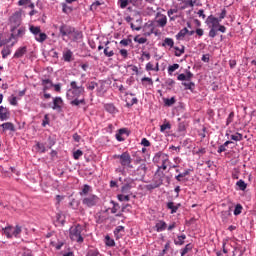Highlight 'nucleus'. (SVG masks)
I'll return each instance as SVG.
<instances>
[{
  "instance_id": "obj_57",
  "label": "nucleus",
  "mask_w": 256,
  "mask_h": 256,
  "mask_svg": "<svg viewBox=\"0 0 256 256\" xmlns=\"http://www.w3.org/2000/svg\"><path fill=\"white\" fill-rule=\"evenodd\" d=\"M101 2L96 1L90 6V11H97V7H100Z\"/></svg>"
},
{
  "instance_id": "obj_38",
  "label": "nucleus",
  "mask_w": 256,
  "mask_h": 256,
  "mask_svg": "<svg viewBox=\"0 0 256 256\" xmlns=\"http://www.w3.org/2000/svg\"><path fill=\"white\" fill-rule=\"evenodd\" d=\"M230 139H232V141H243V134L237 132L236 134L231 135Z\"/></svg>"
},
{
  "instance_id": "obj_50",
  "label": "nucleus",
  "mask_w": 256,
  "mask_h": 256,
  "mask_svg": "<svg viewBox=\"0 0 256 256\" xmlns=\"http://www.w3.org/2000/svg\"><path fill=\"white\" fill-rule=\"evenodd\" d=\"M83 157V151L76 150L73 152V158L77 161L79 158Z\"/></svg>"
},
{
  "instance_id": "obj_61",
  "label": "nucleus",
  "mask_w": 256,
  "mask_h": 256,
  "mask_svg": "<svg viewBox=\"0 0 256 256\" xmlns=\"http://www.w3.org/2000/svg\"><path fill=\"white\" fill-rule=\"evenodd\" d=\"M141 145H143V147H151V142H149V140H147V138H143L141 140Z\"/></svg>"
},
{
  "instance_id": "obj_10",
  "label": "nucleus",
  "mask_w": 256,
  "mask_h": 256,
  "mask_svg": "<svg viewBox=\"0 0 256 256\" xmlns=\"http://www.w3.org/2000/svg\"><path fill=\"white\" fill-rule=\"evenodd\" d=\"M165 170L162 168H157L155 174H154V179L158 185H163V181L167 179V175H165Z\"/></svg>"
},
{
  "instance_id": "obj_56",
  "label": "nucleus",
  "mask_w": 256,
  "mask_h": 256,
  "mask_svg": "<svg viewBox=\"0 0 256 256\" xmlns=\"http://www.w3.org/2000/svg\"><path fill=\"white\" fill-rule=\"evenodd\" d=\"M217 31V29L210 28L209 37H211V39H215V37H217Z\"/></svg>"
},
{
  "instance_id": "obj_23",
  "label": "nucleus",
  "mask_w": 256,
  "mask_h": 256,
  "mask_svg": "<svg viewBox=\"0 0 256 256\" xmlns=\"http://www.w3.org/2000/svg\"><path fill=\"white\" fill-rule=\"evenodd\" d=\"M3 131H15V126L11 122L1 124Z\"/></svg>"
},
{
  "instance_id": "obj_9",
  "label": "nucleus",
  "mask_w": 256,
  "mask_h": 256,
  "mask_svg": "<svg viewBox=\"0 0 256 256\" xmlns=\"http://www.w3.org/2000/svg\"><path fill=\"white\" fill-rule=\"evenodd\" d=\"M205 23L210 29H218L221 21L217 17L210 15L207 17Z\"/></svg>"
},
{
  "instance_id": "obj_6",
  "label": "nucleus",
  "mask_w": 256,
  "mask_h": 256,
  "mask_svg": "<svg viewBox=\"0 0 256 256\" xmlns=\"http://www.w3.org/2000/svg\"><path fill=\"white\" fill-rule=\"evenodd\" d=\"M114 159H120L122 167H133L131 166V155L128 152H124L121 155H114Z\"/></svg>"
},
{
  "instance_id": "obj_33",
  "label": "nucleus",
  "mask_w": 256,
  "mask_h": 256,
  "mask_svg": "<svg viewBox=\"0 0 256 256\" xmlns=\"http://www.w3.org/2000/svg\"><path fill=\"white\" fill-rule=\"evenodd\" d=\"M42 85L44 86V91H47V89H51L53 87V82L49 79H44L42 80Z\"/></svg>"
},
{
  "instance_id": "obj_34",
  "label": "nucleus",
  "mask_w": 256,
  "mask_h": 256,
  "mask_svg": "<svg viewBox=\"0 0 256 256\" xmlns=\"http://www.w3.org/2000/svg\"><path fill=\"white\" fill-rule=\"evenodd\" d=\"M29 31H30V33H33L34 37H36L37 35H39V33H41V27L30 26Z\"/></svg>"
},
{
  "instance_id": "obj_35",
  "label": "nucleus",
  "mask_w": 256,
  "mask_h": 256,
  "mask_svg": "<svg viewBox=\"0 0 256 256\" xmlns=\"http://www.w3.org/2000/svg\"><path fill=\"white\" fill-rule=\"evenodd\" d=\"M185 239H187V236L185 234H182L177 237V240L174 241L175 245H183L185 243Z\"/></svg>"
},
{
  "instance_id": "obj_20",
  "label": "nucleus",
  "mask_w": 256,
  "mask_h": 256,
  "mask_svg": "<svg viewBox=\"0 0 256 256\" xmlns=\"http://www.w3.org/2000/svg\"><path fill=\"white\" fill-rule=\"evenodd\" d=\"M178 12L179 10L177 8H171L167 11V15L170 21H176L179 18V16L175 15V13H178Z\"/></svg>"
},
{
  "instance_id": "obj_15",
  "label": "nucleus",
  "mask_w": 256,
  "mask_h": 256,
  "mask_svg": "<svg viewBox=\"0 0 256 256\" xmlns=\"http://www.w3.org/2000/svg\"><path fill=\"white\" fill-rule=\"evenodd\" d=\"M182 2L185 4V9L186 7H201V0H182Z\"/></svg>"
},
{
  "instance_id": "obj_42",
  "label": "nucleus",
  "mask_w": 256,
  "mask_h": 256,
  "mask_svg": "<svg viewBox=\"0 0 256 256\" xmlns=\"http://www.w3.org/2000/svg\"><path fill=\"white\" fill-rule=\"evenodd\" d=\"M175 101V97L164 99L166 107H171L172 105H175Z\"/></svg>"
},
{
  "instance_id": "obj_30",
  "label": "nucleus",
  "mask_w": 256,
  "mask_h": 256,
  "mask_svg": "<svg viewBox=\"0 0 256 256\" xmlns=\"http://www.w3.org/2000/svg\"><path fill=\"white\" fill-rule=\"evenodd\" d=\"M179 207H181V204H178V206H175L174 202H168L167 203V209L171 210V214L173 215V213H175Z\"/></svg>"
},
{
  "instance_id": "obj_60",
  "label": "nucleus",
  "mask_w": 256,
  "mask_h": 256,
  "mask_svg": "<svg viewBox=\"0 0 256 256\" xmlns=\"http://www.w3.org/2000/svg\"><path fill=\"white\" fill-rule=\"evenodd\" d=\"M71 88L70 89H85L83 86H78L76 81H72L70 83Z\"/></svg>"
},
{
  "instance_id": "obj_1",
  "label": "nucleus",
  "mask_w": 256,
  "mask_h": 256,
  "mask_svg": "<svg viewBox=\"0 0 256 256\" xmlns=\"http://www.w3.org/2000/svg\"><path fill=\"white\" fill-rule=\"evenodd\" d=\"M153 163L156 164L157 169H163L167 171L169 165H171V160L169 156L163 152H157L153 157Z\"/></svg>"
},
{
  "instance_id": "obj_22",
  "label": "nucleus",
  "mask_w": 256,
  "mask_h": 256,
  "mask_svg": "<svg viewBox=\"0 0 256 256\" xmlns=\"http://www.w3.org/2000/svg\"><path fill=\"white\" fill-rule=\"evenodd\" d=\"M104 109L105 111H107L108 113H111L112 115H115V113H118L117 108L113 104L104 105Z\"/></svg>"
},
{
  "instance_id": "obj_49",
  "label": "nucleus",
  "mask_w": 256,
  "mask_h": 256,
  "mask_svg": "<svg viewBox=\"0 0 256 256\" xmlns=\"http://www.w3.org/2000/svg\"><path fill=\"white\" fill-rule=\"evenodd\" d=\"M191 249H193V245L187 244L185 246V248L182 250L181 255L182 256L187 255V253H189V251H191Z\"/></svg>"
},
{
  "instance_id": "obj_2",
  "label": "nucleus",
  "mask_w": 256,
  "mask_h": 256,
  "mask_svg": "<svg viewBox=\"0 0 256 256\" xmlns=\"http://www.w3.org/2000/svg\"><path fill=\"white\" fill-rule=\"evenodd\" d=\"M83 227L81 224L74 225L70 228V239L76 241V243H83L85 238L83 237Z\"/></svg>"
},
{
  "instance_id": "obj_63",
  "label": "nucleus",
  "mask_w": 256,
  "mask_h": 256,
  "mask_svg": "<svg viewBox=\"0 0 256 256\" xmlns=\"http://www.w3.org/2000/svg\"><path fill=\"white\" fill-rule=\"evenodd\" d=\"M22 256H33V252H31V250H29L27 248H24Z\"/></svg>"
},
{
  "instance_id": "obj_39",
  "label": "nucleus",
  "mask_w": 256,
  "mask_h": 256,
  "mask_svg": "<svg viewBox=\"0 0 256 256\" xmlns=\"http://www.w3.org/2000/svg\"><path fill=\"white\" fill-rule=\"evenodd\" d=\"M134 41H135V43H139V45H143V44L147 43V38L139 37V35H137L134 37Z\"/></svg>"
},
{
  "instance_id": "obj_26",
  "label": "nucleus",
  "mask_w": 256,
  "mask_h": 256,
  "mask_svg": "<svg viewBox=\"0 0 256 256\" xmlns=\"http://www.w3.org/2000/svg\"><path fill=\"white\" fill-rule=\"evenodd\" d=\"M70 105H72V107H79L80 105H85V99H77L74 98L72 100H70Z\"/></svg>"
},
{
  "instance_id": "obj_19",
  "label": "nucleus",
  "mask_w": 256,
  "mask_h": 256,
  "mask_svg": "<svg viewBox=\"0 0 256 256\" xmlns=\"http://www.w3.org/2000/svg\"><path fill=\"white\" fill-rule=\"evenodd\" d=\"M123 233H125V227L123 226H117L114 229V237L116 239H121V237H123Z\"/></svg>"
},
{
  "instance_id": "obj_32",
  "label": "nucleus",
  "mask_w": 256,
  "mask_h": 256,
  "mask_svg": "<svg viewBox=\"0 0 256 256\" xmlns=\"http://www.w3.org/2000/svg\"><path fill=\"white\" fill-rule=\"evenodd\" d=\"M175 45V42L173 41V38H165L164 42L162 43V47H171L173 48Z\"/></svg>"
},
{
  "instance_id": "obj_44",
  "label": "nucleus",
  "mask_w": 256,
  "mask_h": 256,
  "mask_svg": "<svg viewBox=\"0 0 256 256\" xmlns=\"http://www.w3.org/2000/svg\"><path fill=\"white\" fill-rule=\"evenodd\" d=\"M177 69H179V64L170 65V66L168 67V73H169V75H173V73H175V71H177Z\"/></svg>"
},
{
  "instance_id": "obj_47",
  "label": "nucleus",
  "mask_w": 256,
  "mask_h": 256,
  "mask_svg": "<svg viewBox=\"0 0 256 256\" xmlns=\"http://www.w3.org/2000/svg\"><path fill=\"white\" fill-rule=\"evenodd\" d=\"M105 239H106V245L108 247H115V240L111 239V237H109V235H107L105 237Z\"/></svg>"
},
{
  "instance_id": "obj_27",
  "label": "nucleus",
  "mask_w": 256,
  "mask_h": 256,
  "mask_svg": "<svg viewBox=\"0 0 256 256\" xmlns=\"http://www.w3.org/2000/svg\"><path fill=\"white\" fill-rule=\"evenodd\" d=\"M125 133H127V128L119 129L118 133H116L117 141H124L125 138H123V135H125Z\"/></svg>"
},
{
  "instance_id": "obj_41",
  "label": "nucleus",
  "mask_w": 256,
  "mask_h": 256,
  "mask_svg": "<svg viewBox=\"0 0 256 256\" xmlns=\"http://www.w3.org/2000/svg\"><path fill=\"white\" fill-rule=\"evenodd\" d=\"M182 85L185 87L186 90L193 91L195 89V83L193 82H183Z\"/></svg>"
},
{
  "instance_id": "obj_59",
  "label": "nucleus",
  "mask_w": 256,
  "mask_h": 256,
  "mask_svg": "<svg viewBox=\"0 0 256 256\" xmlns=\"http://www.w3.org/2000/svg\"><path fill=\"white\" fill-rule=\"evenodd\" d=\"M120 55L121 57H123V59H127V57H129V52L127 51V49H121Z\"/></svg>"
},
{
  "instance_id": "obj_48",
  "label": "nucleus",
  "mask_w": 256,
  "mask_h": 256,
  "mask_svg": "<svg viewBox=\"0 0 256 256\" xmlns=\"http://www.w3.org/2000/svg\"><path fill=\"white\" fill-rule=\"evenodd\" d=\"M2 57L3 59H6L8 55H11V49H9V47H5L2 50Z\"/></svg>"
},
{
  "instance_id": "obj_37",
  "label": "nucleus",
  "mask_w": 256,
  "mask_h": 256,
  "mask_svg": "<svg viewBox=\"0 0 256 256\" xmlns=\"http://www.w3.org/2000/svg\"><path fill=\"white\" fill-rule=\"evenodd\" d=\"M56 226L61 225V227H63L64 223H65V219L62 218L61 214H57L56 215V220H55Z\"/></svg>"
},
{
  "instance_id": "obj_14",
  "label": "nucleus",
  "mask_w": 256,
  "mask_h": 256,
  "mask_svg": "<svg viewBox=\"0 0 256 256\" xmlns=\"http://www.w3.org/2000/svg\"><path fill=\"white\" fill-rule=\"evenodd\" d=\"M93 192V188L89 184H84L79 192L80 197L84 198L89 196V193Z\"/></svg>"
},
{
  "instance_id": "obj_40",
  "label": "nucleus",
  "mask_w": 256,
  "mask_h": 256,
  "mask_svg": "<svg viewBox=\"0 0 256 256\" xmlns=\"http://www.w3.org/2000/svg\"><path fill=\"white\" fill-rule=\"evenodd\" d=\"M50 244L52 245V247H55L57 251H59V249H61L63 245H65L64 242H59V241H52Z\"/></svg>"
},
{
  "instance_id": "obj_62",
  "label": "nucleus",
  "mask_w": 256,
  "mask_h": 256,
  "mask_svg": "<svg viewBox=\"0 0 256 256\" xmlns=\"http://www.w3.org/2000/svg\"><path fill=\"white\" fill-rule=\"evenodd\" d=\"M142 83H148V85H153V79L149 78V77H143L141 79Z\"/></svg>"
},
{
  "instance_id": "obj_17",
  "label": "nucleus",
  "mask_w": 256,
  "mask_h": 256,
  "mask_svg": "<svg viewBox=\"0 0 256 256\" xmlns=\"http://www.w3.org/2000/svg\"><path fill=\"white\" fill-rule=\"evenodd\" d=\"M111 42L107 41L105 43V48H104V55L105 57H113L115 55V51H113V48H111Z\"/></svg>"
},
{
  "instance_id": "obj_55",
  "label": "nucleus",
  "mask_w": 256,
  "mask_h": 256,
  "mask_svg": "<svg viewBox=\"0 0 256 256\" xmlns=\"http://www.w3.org/2000/svg\"><path fill=\"white\" fill-rule=\"evenodd\" d=\"M235 118V112H231L226 120V125L229 126L231 125V122Z\"/></svg>"
},
{
  "instance_id": "obj_52",
  "label": "nucleus",
  "mask_w": 256,
  "mask_h": 256,
  "mask_svg": "<svg viewBox=\"0 0 256 256\" xmlns=\"http://www.w3.org/2000/svg\"><path fill=\"white\" fill-rule=\"evenodd\" d=\"M131 43H133V41L131 39H122L120 41V45H122V47H127V46L131 45Z\"/></svg>"
},
{
  "instance_id": "obj_25",
  "label": "nucleus",
  "mask_w": 256,
  "mask_h": 256,
  "mask_svg": "<svg viewBox=\"0 0 256 256\" xmlns=\"http://www.w3.org/2000/svg\"><path fill=\"white\" fill-rule=\"evenodd\" d=\"M130 3L138 9H143L145 7V2H143V0H130Z\"/></svg>"
},
{
  "instance_id": "obj_51",
  "label": "nucleus",
  "mask_w": 256,
  "mask_h": 256,
  "mask_svg": "<svg viewBox=\"0 0 256 256\" xmlns=\"http://www.w3.org/2000/svg\"><path fill=\"white\" fill-rule=\"evenodd\" d=\"M167 129H171V124L169 122H167L166 124H162L160 126L161 133H165V131H167Z\"/></svg>"
},
{
  "instance_id": "obj_24",
  "label": "nucleus",
  "mask_w": 256,
  "mask_h": 256,
  "mask_svg": "<svg viewBox=\"0 0 256 256\" xmlns=\"http://www.w3.org/2000/svg\"><path fill=\"white\" fill-rule=\"evenodd\" d=\"M4 231V235H6V237H8V239H11V237L15 236L14 235V227L12 226H8L5 229H3Z\"/></svg>"
},
{
  "instance_id": "obj_12",
  "label": "nucleus",
  "mask_w": 256,
  "mask_h": 256,
  "mask_svg": "<svg viewBox=\"0 0 256 256\" xmlns=\"http://www.w3.org/2000/svg\"><path fill=\"white\" fill-rule=\"evenodd\" d=\"M156 23L158 27H165L167 25V16L161 12H158L156 15Z\"/></svg>"
},
{
  "instance_id": "obj_28",
  "label": "nucleus",
  "mask_w": 256,
  "mask_h": 256,
  "mask_svg": "<svg viewBox=\"0 0 256 256\" xmlns=\"http://www.w3.org/2000/svg\"><path fill=\"white\" fill-rule=\"evenodd\" d=\"M187 33H189V29L187 28H183L182 30H180L176 35L177 41H181V39H183L185 35H187Z\"/></svg>"
},
{
  "instance_id": "obj_18",
  "label": "nucleus",
  "mask_w": 256,
  "mask_h": 256,
  "mask_svg": "<svg viewBox=\"0 0 256 256\" xmlns=\"http://www.w3.org/2000/svg\"><path fill=\"white\" fill-rule=\"evenodd\" d=\"M155 229H156L157 233H161L162 231H165V229H167V223L163 220H159L155 224Z\"/></svg>"
},
{
  "instance_id": "obj_3",
  "label": "nucleus",
  "mask_w": 256,
  "mask_h": 256,
  "mask_svg": "<svg viewBox=\"0 0 256 256\" xmlns=\"http://www.w3.org/2000/svg\"><path fill=\"white\" fill-rule=\"evenodd\" d=\"M65 36L68 37L70 41H73L74 43H79V41L83 39V32L69 26L66 27Z\"/></svg>"
},
{
  "instance_id": "obj_54",
  "label": "nucleus",
  "mask_w": 256,
  "mask_h": 256,
  "mask_svg": "<svg viewBox=\"0 0 256 256\" xmlns=\"http://www.w3.org/2000/svg\"><path fill=\"white\" fill-rule=\"evenodd\" d=\"M118 201H129L130 197L129 195H125V194H119L117 196Z\"/></svg>"
},
{
  "instance_id": "obj_31",
  "label": "nucleus",
  "mask_w": 256,
  "mask_h": 256,
  "mask_svg": "<svg viewBox=\"0 0 256 256\" xmlns=\"http://www.w3.org/2000/svg\"><path fill=\"white\" fill-rule=\"evenodd\" d=\"M65 61L71 63V61H75V56H73V52L71 50H67L65 52Z\"/></svg>"
},
{
  "instance_id": "obj_53",
  "label": "nucleus",
  "mask_w": 256,
  "mask_h": 256,
  "mask_svg": "<svg viewBox=\"0 0 256 256\" xmlns=\"http://www.w3.org/2000/svg\"><path fill=\"white\" fill-rule=\"evenodd\" d=\"M241 211H243V206L237 204L234 209V215H241Z\"/></svg>"
},
{
  "instance_id": "obj_36",
  "label": "nucleus",
  "mask_w": 256,
  "mask_h": 256,
  "mask_svg": "<svg viewBox=\"0 0 256 256\" xmlns=\"http://www.w3.org/2000/svg\"><path fill=\"white\" fill-rule=\"evenodd\" d=\"M129 3H131L130 0H118V5L120 9H127Z\"/></svg>"
},
{
  "instance_id": "obj_4",
  "label": "nucleus",
  "mask_w": 256,
  "mask_h": 256,
  "mask_svg": "<svg viewBox=\"0 0 256 256\" xmlns=\"http://www.w3.org/2000/svg\"><path fill=\"white\" fill-rule=\"evenodd\" d=\"M10 31H11V35H10V38L8 39V43L12 39H15V41H17V39L23 38L25 36L27 29H25V27L23 26H19L18 28L10 29Z\"/></svg>"
},
{
  "instance_id": "obj_21",
  "label": "nucleus",
  "mask_w": 256,
  "mask_h": 256,
  "mask_svg": "<svg viewBox=\"0 0 256 256\" xmlns=\"http://www.w3.org/2000/svg\"><path fill=\"white\" fill-rule=\"evenodd\" d=\"M27 53V47L26 46H23V47H20L14 54V57L16 59H19L21 57H23V55H25Z\"/></svg>"
},
{
  "instance_id": "obj_64",
  "label": "nucleus",
  "mask_w": 256,
  "mask_h": 256,
  "mask_svg": "<svg viewBox=\"0 0 256 256\" xmlns=\"http://www.w3.org/2000/svg\"><path fill=\"white\" fill-rule=\"evenodd\" d=\"M95 87H97V83L96 82H90L87 86V89H89V91H93L95 89Z\"/></svg>"
},
{
  "instance_id": "obj_43",
  "label": "nucleus",
  "mask_w": 256,
  "mask_h": 256,
  "mask_svg": "<svg viewBox=\"0 0 256 256\" xmlns=\"http://www.w3.org/2000/svg\"><path fill=\"white\" fill-rule=\"evenodd\" d=\"M175 49V56L176 57H181L183 55V53H185V47L182 46V48H179V47H174Z\"/></svg>"
},
{
  "instance_id": "obj_7",
  "label": "nucleus",
  "mask_w": 256,
  "mask_h": 256,
  "mask_svg": "<svg viewBox=\"0 0 256 256\" xmlns=\"http://www.w3.org/2000/svg\"><path fill=\"white\" fill-rule=\"evenodd\" d=\"M83 93H85V88H70L66 93V97L68 100L79 99Z\"/></svg>"
},
{
  "instance_id": "obj_45",
  "label": "nucleus",
  "mask_w": 256,
  "mask_h": 256,
  "mask_svg": "<svg viewBox=\"0 0 256 256\" xmlns=\"http://www.w3.org/2000/svg\"><path fill=\"white\" fill-rule=\"evenodd\" d=\"M236 185H237V187H239L240 191H245V189H247V184L243 180H239L236 183Z\"/></svg>"
},
{
  "instance_id": "obj_5",
  "label": "nucleus",
  "mask_w": 256,
  "mask_h": 256,
  "mask_svg": "<svg viewBox=\"0 0 256 256\" xmlns=\"http://www.w3.org/2000/svg\"><path fill=\"white\" fill-rule=\"evenodd\" d=\"M97 203H99V198L95 194H89L82 198V204L85 205V207H95Z\"/></svg>"
},
{
  "instance_id": "obj_8",
  "label": "nucleus",
  "mask_w": 256,
  "mask_h": 256,
  "mask_svg": "<svg viewBox=\"0 0 256 256\" xmlns=\"http://www.w3.org/2000/svg\"><path fill=\"white\" fill-rule=\"evenodd\" d=\"M21 27V14L15 13L10 17V29H18Z\"/></svg>"
},
{
  "instance_id": "obj_13",
  "label": "nucleus",
  "mask_w": 256,
  "mask_h": 256,
  "mask_svg": "<svg viewBox=\"0 0 256 256\" xmlns=\"http://www.w3.org/2000/svg\"><path fill=\"white\" fill-rule=\"evenodd\" d=\"M130 95V97H129ZM135 94L133 93H127L126 92V98H125V102H126V107H133V105H137V103H139V100L137 98H131L133 97Z\"/></svg>"
},
{
  "instance_id": "obj_29",
  "label": "nucleus",
  "mask_w": 256,
  "mask_h": 256,
  "mask_svg": "<svg viewBox=\"0 0 256 256\" xmlns=\"http://www.w3.org/2000/svg\"><path fill=\"white\" fill-rule=\"evenodd\" d=\"M35 40L38 41V43H44V41H47V34L40 32L35 36Z\"/></svg>"
},
{
  "instance_id": "obj_58",
  "label": "nucleus",
  "mask_w": 256,
  "mask_h": 256,
  "mask_svg": "<svg viewBox=\"0 0 256 256\" xmlns=\"http://www.w3.org/2000/svg\"><path fill=\"white\" fill-rule=\"evenodd\" d=\"M7 119H9V112H0V121H7Z\"/></svg>"
},
{
  "instance_id": "obj_16",
  "label": "nucleus",
  "mask_w": 256,
  "mask_h": 256,
  "mask_svg": "<svg viewBox=\"0 0 256 256\" xmlns=\"http://www.w3.org/2000/svg\"><path fill=\"white\" fill-rule=\"evenodd\" d=\"M61 107H63V99H61V97L54 98L52 109H54L55 111H58V113H60Z\"/></svg>"
},
{
  "instance_id": "obj_11",
  "label": "nucleus",
  "mask_w": 256,
  "mask_h": 256,
  "mask_svg": "<svg viewBox=\"0 0 256 256\" xmlns=\"http://www.w3.org/2000/svg\"><path fill=\"white\" fill-rule=\"evenodd\" d=\"M135 188V181L133 180H128L127 183H125L122 187H121V192L124 195H129V193H131V190Z\"/></svg>"
},
{
  "instance_id": "obj_46",
  "label": "nucleus",
  "mask_w": 256,
  "mask_h": 256,
  "mask_svg": "<svg viewBox=\"0 0 256 256\" xmlns=\"http://www.w3.org/2000/svg\"><path fill=\"white\" fill-rule=\"evenodd\" d=\"M137 171H140L141 175H145V173H147V164H140Z\"/></svg>"
}]
</instances>
